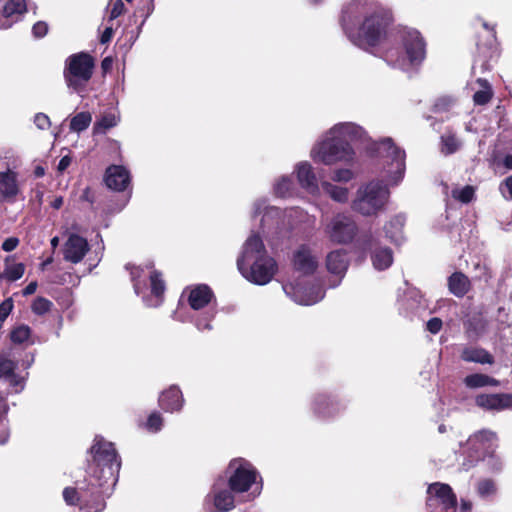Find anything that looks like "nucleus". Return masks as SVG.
Wrapping results in <instances>:
<instances>
[{
  "mask_svg": "<svg viewBox=\"0 0 512 512\" xmlns=\"http://www.w3.org/2000/svg\"><path fill=\"white\" fill-rule=\"evenodd\" d=\"M237 267L243 277L258 285L269 283L277 271L275 260L267 254L263 241L256 234L246 240Z\"/></svg>",
  "mask_w": 512,
  "mask_h": 512,
  "instance_id": "3",
  "label": "nucleus"
},
{
  "mask_svg": "<svg viewBox=\"0 0 512 512\" xmlns=\"http://www.w3.org/2000/svg\"><path fill=\"white\" fill-rule=\"evenodd\" d=\"M477 492L480 497L487 498L489 496H492L496 492V486L495 483L492 480H482L477 485Z\"/></svg>",
  "mask_w": 512,
  "mask_h": 512,
  "instance_id": "42",
  "label": "nucleus"
},
{
  "mask_svg": "<svg viewBox=\"0 0 512 512\" xmlns=\"http://www.w3.org/2000/svg\"><path fill=\"white\" fill-rule=\"evenodd\" d=\"M475 403L487 411H501L512 407V394H479L475 398Z\"/></svg>",
  "mask_w": 512,
  "mask_h": 512,
  "instance_id": "15",
  "label": "nucleus"
},
{
  "mask_svg": "<svg viewBox=\"0 0 512 512\" xmlns=\"http://www.w3.org/2000/svg\"><path fill=\"white\" fill-rule=\"evenodd\" d=\"M461 358L466 362H475L480 364H492L493 356L483 348L468 347L462 351Z\"/></svg>",
  "mask_w": 512,
  "mask_h": 512,
  "instance_id": "27",
  "label": "nucleus"
},
{
  "mask_svg": "<svg viewBox=\"0 0 512 512\" xmlns=\"http://www.w3.org/2000/svg\"><path fill=\"white\" fill-rule=\"evenodd\" d=\"M475 277L480 280L488 281L491 278V274L489 272V267L485 262H481L480 260L473 264Z\"/></svg>",
  "mask_w": 512,
  "mask_h": 512,
  "instance_id": "47",
  "label": "nucleus"
},
{
  "mask_svg": "<svg viewBox=\"0 0 512 512\" xmlns=\"http://www.w3.org/2000/svg\"><path fill=\"white\" fill-rule=\"evenodd\" d=\"M149 279L151 282V293L156 298L155 303H147L148 306H158L161 303V297L165 291V284L161 278V274L157 271L149 273Z\"/></svg>",
  "mask_w": 512,
  "mask_h": 512,
  "instance_id": "31",
  "label": "nucleus"
},
{
  "mask_svg": "<svg viewBox=\"0 0 512 512\" xmlns=\"http://www.w3.org/2000/svg\"><path fill=\"white\" fill-rule=\"evenodd\" d=\"M212 298V290L207 285L200 284L190 290L188 302L190 307L197 311L208 306Z\"/></svg>",
  "mask_w": 512,
  "mask_h": 512,
  "instance_id": "22",
  "label": "nucleus"
},
{
  "mask_svg": "<svg viewBox=\"0 0 512 512\" xmlns=\"http://www.w3.org/2000/svg\"><path fill=\"white\" fill-rule=\"evenodd\" d=\"M287 296L300 305H313L324 297V291L320 286L313 285L309 288L294 285L292 283L283 286Z\"/></svg>",
  "mask_w": 512,
  "mask_h": 512,
  "instance_id": "12",
  "label": "nucleus"
},
{
  "mask_svg": "<svg viewBox=\"0 0 512 512\" xmlns=\"http://www.w3.org/2000/svg\"><path fill=\"white\" fill-rule=\"evenodd\" d=\"M464 383L469 388L487 386V375L479 373L468 375L465 377Z\"/></svg>",
  "mask_w": 512,
  "mask_h": 512,
  "instance_id": "41",
  "label": "nucleus"
},
{
  "mask_svg": "<svg viewBox=\"0 0 512 512\" xmlns=\"http://www.w3.org/2000/svg\"><path fill=\"white\" fill-rule=\"evenodd\" d=\"M441 144V151L446 155L455 153L462 145L461 141L452 132H447L442 135Z\"/></svg>",
  "mask_w": 512,
  "mask_h": 512,
  "instance_id": "33",
  "label": "nucleus"
},
{
  "mask_svg": "<svg viewBox=\"0 0 512 512\" xmlns=\"http://www.w3.org/2000/svg\"><path fill=\"white\" fill-rule=\"evenodd\" d=\"M448 286L452 294L462 297L469 291L470 281L462 272H455L449 277Z\"/></svg>",
  "mask_w": 512,
  "mask_h": 512,
  "instance_id": "26",
  "label": "nucleus"
},
{
  "mask_svg": "<svg viewBox=\"0 0 512 512\" xmlns=\"http://www.w3.org/2000/svg\"><path fill=\"white\" fill-rule=\"evenodd\" d=\"M94 67L93 58L86 53H78L66 60L64 71L65 81L68 87L80 93L86 87L92 77Z\"/></svg>",
  "mask_w": 512,
  "mask_h": 512,
  "instance_id": "7",
  "label": "nucleus"
},
{
  "mask_svg": "<svg viewBox=\"0 0 512 512\" xmlns=\"http://www.w3.org/2000/svg\"><path fill=\"white\" fill-rule=\"evenodd\" d=\"M63 205V197L59 196V197H56L52 203H51V206L54 208V209H59L61 208V206Z\"/></svg>",
  "mask_w": 512,
  "mask_h": 512,
  "instance_id": "62",
  "label": "nucleus"
},
{
  "mask_svg": "<svg viewBox=\"0 0 512 512\" xmlns=\"http://www.w3.org/2000/svg\"><path fill=\"white\" fill-rule=\"evenodd\" d=\"M341 21L354 45L364 50H385V61L393 67L406 71L425 58L426 44L417 30L403 28L388 37L389 14L376 2H352L343 11Z\"/></svg>",
  "mask_w": 512,
  "mask_h": 512,
  "instance_id": "1",
  "label": "nucleus"
},
{
  "mask_svg": "<svg viewBox=\"0 0 512 512\" xmlns=\"http://www.w3.org/2000/svg\"><path fill=\"white\" fill-rule=\"evenodd\" d=\"M332 405V402L325 395L318 396L315 399L314 410L322 416H330L332 413L328 409V406Z\"/></svg>",
  "mask_w": 512,
  "mask_h": 512,
  "instance_id": "43",
  "label": "nucleus"
},
{
  "mask_svg": "<svg viewBox=\"0 0 512 512\" xmlns=\"http://www.w3.org/2000/svg\"><path fill=\"white\" fill-rule=\"evenodd\" d=\"M124 10H125V5L122 2V0H116L113 3L111 11H110V20H114V19L118 18L120 15L123 14Z\"/></svg>",
  "mask_w": 512,
  "mask_h": 512,
  "instance_id": "54",
  "label": "nucleus"
},
{
  "mask_svg": "<svg viewBox=\"0 0 512 512\" xmlns=\"http://www.w3.org/2000/svg\"><path fill=\"white\" fill-rule=\"evenodd\" d=\"M503 164L507 169H509V170L512 169V156L511 155L505 156V158L503 160Z\"/></svg>",
  "mask_w": 512,
  "mask_h": 512,
  "instance_id": "64",
  "label": "nucleus"
},
{
  "mask_svg": "<svg viewBox=\"0 0 512 512\" xmlns=\"http://www.w3.org/2000/svg\"><path fill=\"white\" fill-rule=\"evenodd\" d=\"M183 402L182 393L176 386H171L159 397L160 406L167 412L179 411L183 406Z\"/></svg>",
  "mask_w": 512,
  "mask_h": 512,
  "instance_id": "25",
  "label": "nucleus"
},
{
  "mask_svg": "<svg viewBox=\"0 0 512 512\" xmlns=\"http://www.w3.org/2000/svg\"><path fill=\"white\" fill-rule=\"evenodd\" d=\"M19 192L17 174L11 170L0 172V201L14 202Z\"/></svg>",
  "mask_w": 512,
  "mask_h": 512,
  "instance_id": "17",
  "label": "nucleus"
},
{
  "mask_svg": "<svg viewBox=\"0 0 512 512\" xmlns=\"http://www.w3.org/2000/svg\"><path fill=\"white\" fill-rule=\"evenodd\" d=\"M163 425V418L158 412H153L147 419L146 428L151 432H158Z\"/></svg>",
  "mask_w": 512,
  "mask_h": 512,
  "instance_id": "45",
  "label": "nucleus"
},
{
  "mask_svg": "<svg viewBox=\"0 0 512 512\" xmlns=\"http://www.w3.org/2000/svg\"><path fill=\"white\" fill-rule=\"evenodd\" d=\"M379 154L386 158L384 174L391 185H397L404 177L405 152L396 147L391 138L383 139L377 147Z\"/></svg>",
  "mask_w": 512,
  "mask_h": 512,
  "instance_id": "8",
  "label": "nucleus"
},
{
  "mask_svg": "<svg viewBox=\"0 0 512 512\" xmlns=\"http://www.w3.org/2000/svg\"><path fill=\"white\" fill-rule=\"evenodd\" d=\"M321 187L336 202L346 203L349 199V190L346 187L335 185L329 181H323Z\"/></svg>",
  "mask_w": 512,
  "mask_h": 512,
  "instance_id": "29",
  "label": "nucleus"
},
{
  "mask_svg": "<svg viewBox=\"0 0 512 512\" xmlns=\"http://www.w3.org/2000/svg\"><path fill=\"white\" fill-rule=\"evenodd\" d=\"M92 121L89 112H80L76 114L70 121V130L74 132H82L86 130Z\"/></svg>",
  "mask_w": 512,
  "mask_h": 512,
  "instance_id": "34",
  "label": "nucleus"
},
{
  "mask_svg": "<svg viewBox=\"0 0 512 512\" xmlns=\"http://www.w3.org/2000/svg\"><path fill=\"white\" fill-rule=\"evenodd\" d=\"M477 83L480 85L481 89L475 92L473 100L477 105H485L491 100L493 95L491 86L486 79L482 78H478Z\"/></svg>",
  "mask_w": 512,
  "mask_h": 512,
  "instance_id": "32",
  "label": "nucleus"
},
{
  "mask_svg": "<svg viewBox=\"0 0 512 512\" xmlns=\"http://www.w3.org/2000/svg\"><path fill=\"white\" fill-rule=\"evenodd\" d=\"M366 141L365 131L354 123L335 125L326 138L318 142L311 150V157L317 163L332 165L336 162L353 160L354 151L351 143Z\"/></svg>",
  "mask_w": 512,
  "mask_h": 512,
  "instance_id": "2",
  "label": "nucleus"
},
{
  "mask_svg": "<svg viewBox=\"0 0 512 512\" xmlns=\"http://www.w3.org/2000/svg\"><path fill=\"white\" fill-rule=\"evenodd\" d=\"M80 492H78L74 488H65L63 491V498L65 502L69 505L75 504V501L84 502L85 500V492L82 487L79 488Z\"/></svg>",
  "mask_w": 512,
  "mask_h": 512,
  "instance_id": "39",
  "label": "nucleus"
},
{
  "mask_svg": "<svg viewBox=\"0 0 512 512\" xmlns=\"http://www.w3.org/2000/svg\"><path fill=\"white\" fill-rule=\"evenodd\" d=\"M25 0H0V29H8L26 12Z\"/></svg>",
  "mask_w": 512,
  "mask_h": 512,
  "instance_id": "14",
  "label": "nucleus"
},
{
  "mask_svg": "<svg viewBox=\"0 0 512 512\" xmlns=\"http://www.w3.org/2000/svg\"><path fill=\"white\" fill-rule=\"evenodd\" d=\"M13 309L12 299H6L0 304V321L3 322Z\"/></svg>",
  "mask_w": 512,
  "mask_h": 512,
  "instance_id": "51",
  "label": "nucleus"
},
{
  "mask_svg": "<svg viewBox=\"0 0 512 512\" xmlns=\"http://www.w3.org/2000/svg\"><path fill=\"white\" fill-rule=\"evenodd\" d=\"M426 505L429 512H456L457 497L448 484L435 482L428 486Z\"/></svg>",
  "mask_w": 512,
  "mask_h": 512,
  "instance_id": "9",
  "label": "nucleus"
},
{
  "mask_svg": "<svg viewBox=\"0 0 512 512\" xmlns=\"http://www.w3.org/2000/svg\"><path fill=\"white\" fill-rule=\"evenodd\" d=\"M142 274H144V270L140 267H135L131 271V280L133 281L134 290L137 295L140 294L141 289L144 286V283L140 280Z\"/></svg>",
  "mask_w": 512,
  "mask_h": 512,
  "instance_id": "49",
  "label": "nucleus"
},
{
  "mask_svg": "<svg viewBox=\"0 0 512 512\" xmlns=\"http://www.w3.org/2000/svg\"><path fill=\"white\" fill-rule=\"evenodd\" d=\"M105 182L110 189L123 191L130 184V173L123 166L112 165L106 170Z\"/></svg>",
  "mask_w": 512,
  "mask_h": 512,
  "instance_id": "18",
  "label": "nucleus"
},
{
  "mask_svg": "<svg viewBox=\"0 0 512 512\" xmlns=\"http://www.w3.org/2000/svg\"><path fill=\"white\" fill-rule=\"evenodd\" d=\"M292 180L287 176H283L274 185V192L279 197H287L291 194Z\"/></svg>",
  "mask_w": 512,
  "mask_h": 512,
  "instance_id": "37",
  "label": "nucleus"
},
{
  "mask_svg": "<svg viewBox=\"0 0 512 512\" xmlns=\"http://www.w3.org/2000/svg\"><path fill=\"white\" fill-rule=\"evenodd\" d=\"M357 232L358 227L354 219L344 213L335 215L325 227L326 235L337 244L350 243Z\"/></svg>",
  "mask_w": 512,
  "mask_h": 512,
  "instance_id": "10",
  "label": "nucleus"
},
{
  "mask_svg": "<svg viewBox=\"0 0 512 512\" xmlns=\"http://www.w3.org/2000/svg\"><path fill=\"white\" fill-rule=\"evenodd\" d=\"M112 64H113L112 59L110 57H106L103 59L101 66L104 71H108L109 69H111Z\"/></svg>",
  "mask_w": 512,
  "mask_h": 512,
  "instance_id": "61",
  "label": "nucleus"
},
{
  "mask_svg": "<svg viewBox=\"0 0 512 512\" xmlns=\"http://www.w3.org/2000/svg\"><path fill=\"white\" fill-rule=\"evenodd\" d=\"M34 123L39 129L45 130L50 126V119L46 114L38 113L34 117Z\"/></svg>",
  "mask_w": 512,
  "mask_h": 512,
  "instance_id": "53",
  "label": "nucleus"
},
{
  "mask_svg": "<svg viewBox=\"0 0 512 512\" xmlns=\"http://www.w3.org/2000/svg\"><path fill=\"white\" fill-rule=\"evenodd\" d=\"M214 316H215L214 309L209 308L205 312V317H204L203 320L202 319H196L195 324H196V327L198 328V330H204V329L210 330L211 329L210 322L212 321Z\"/></svg>",
  "mask_w": 512,
  "mask_h": 512,
  "instance_id": "50",
  "label": "nucleus"
},
{
  "mask_svg": "<svg viewBox=\"0 0 512 512\" xmlns=\"http://www.w3.org/2000/svg\"><path fill=\"white\" fill-rule=\"evenodd\" d=\"M354 178V173L350 169H337L331 175L334 182L347 183Z\"/></svg>",
  "mask_w": 512,
  "mask_h": 512,
  "instance_id": "46",
  "label": "nucleus"
},
{
  "mask_svg": "<svg viewBox=\"0 0 512 512\" xmlns=\"http://www.w3.org/2000/svg\"><path fill=\"white\" fill-rule=\"evenodd\" d=\"M53 306V303L44 298V297H37L31 306L32 311L37 315H43L50 311L51 307Z\"/></svg>",
  "mask_w": 512,
  "mask_h": 512,
  "instance_id": "40",
  "label": "nucleus"
},
{
  "mask_svg": "<svg viewBox=\"0 0 512 512\" xmlns=\"http://www.w3.org/2000/svg\"><path fill=\"white\" fill-rule=\"evenodd\" d=\"M93 495L96 497L95 501H94V505L93 506H88V505H83L81 504L80 506V510L82 512H100L104 509V502L102 499H100V491H94L93 492Z\"/></svg>",
  "mask_w": 512,
  "mask_h": 512,
  "instance_id": "48",
  "label": "nucleus"
},
{
  "mask_svg": "<svg viewBox=\"0 0 512 512\" xmlns=\"http://www.w3.org/2000/svg\"><path fill=\"white\" fill-rule=\"evenodd\" d=\"M326 266L330 273L339 276L337 283L332 285L335 287L340 283L349 266V259L346 251L338 249L330 252L326 258Z\"/></svg>",
  "mask_w": 512,
  "mask_h": 512,
  "instance_id": "19",
  "label": "nucleus"
},
{
  "mask_svg": "<svg viewBox=\"0 0 512 512\" xmlns=\"http://www.w3.org/2000/svg\"><path fill=\"white\" fill-rule=\"evenodd\" d=\"M426 328L430 333L437 334L442 328V320L440 318L433 317L428 320Z\"/></svg>",
  "mask_w": 512,
  "mask_h": 512,
  "instance_id": "56",
  "label": "nucleus"
},
{
  "mask_svg": "<svg viewBox=\"0 0 512 512\" xmlns=\"http://www.w3.org/2000/svg\"><path fill=\"white\" fill-rule=\"evenodd\" d=\"M70 164H71V158L68 156H64L60 159L57 169L59 172H63L69 167Z\"/></svg>",
  "mask_w": 512,
  "mask_h": 512,
  "instance_id": "58",
  "label": "nucleus"
},
{
  "mask_svg": "<svg viewBox=\"0 0 512 512\" xmlns=\"http://www.w3.org/2000/svg\"><path fill=\"white\" fill-rule=\"evenodd\" d=\"M92 463L89 464L88 473L94 479L93 487H103L105 484L115 485L121 467L120 458L112 442L103 437L96 436L90 449Z\"/></svg>",
  "mask_w": 512,
  "mask_h": 512,
  "instance_id": "4",
  "label": "nucleus"
},
{
  "mask_svg": "<svg viewBox=\"0 0 512 512\" xmlns=\"http://www.w3.org/2000/svg\"><path fill=\"white\" fill-rule=\"evenodd\" d=\"M224 480L218 479L213 485V501L219 512H228L234 508V497L230 491L223 489Z\"/></svg>",
  "mask_w": 512,
  "mask_h": 512,
  "instance_id": "20",
  "label": "nucleus"
},
{
  "mask_svg": "<svg viewBox=\"0 0 512 512\" xmlns=\"http://www.w3.org/2000/svg\"><path fill=\"white\" fill-rule=\"evenodd\" d=\"M24 272L25 266L23 263H16L8 257L5 260L4 270L1 276L8 281H16L24 275Z\"/></svg>",
  "mask_w": 512,
  "mask_h": 512,
  "instance_id": "30",
  "label": "nucleus"
},
{
  "mask_svg": "<svg viewBox=\"0 0 512 512\" xmlns=\"http://www.w3.org/2000/svg\"><path fill=\"white\" fill-rule=\"evenodd\" d=\"M500 191L504 198L512 200V176L507 177L500 185Z\"/></svg>",
  "mask_w": 512,
  "mask_h": 512,
  "instance_id": "52",
  "label": "nucleus"
},
{
  "mask_svg": "<svg viewBox=\"0 0 512 512\" xmlns=\"http://www.w3.org/2000/svg\"><path fill=\"white\" fill-rule=\"evenodd\" d=\"M454 99L448 96H443L438 98L434 105H433V111L435 113H441L449 111L452 106L454 105Z\"/></svg>",
  "mask_w": 512,
  "mask_h": 512,
  "instance_id": "44",
  "label": "nucleus"
},
{
  "mask_svg": "<svg viewBox=\"0 0 512 512\" xmlns=\"http://www.w3.org/2000/svg\"><path fill=\"white\" fill-rule=\"evenodd\" d=\"M229 470L232 471L229 486L234 492H245L249 490L252 484L256 483L257 473L255 469L243 459L231 461Z\"/></svg>",
  "mask_w": 512,
  "mask_h": 512,
  "instance_id": "11",
  "label": "nucleus"
},
{
  "mask_svg": "<svg viewBox=\"0 0 512 512\" xmlns=\"http://www.w3.org/2000/svg\"><path fill=\"white\" fill-rule=\"evenodd\" d=\"M31 329L27 325H19L11 331V341L16 344H22L29 340Z\"/></svg>",
  "mask_w": 512,
  "mask_h": 512,
  "instance_id": "35",
  "label": "nucleus"
},
{
  "mask_svg": "<svg viewBox=\"0 0 512 512\" xmlns=\"http://www.w3.org/2000/svg\"><path fill=\"white\" fill-rule=\"evenodd\" d=\"M89 250L88 242L85 238L71 234L64 244V259L71 263H79Z\"/></svg>",
  "mask_w": 512,
  "mask_h": 512,
  "instance_id": "16",
  "label": "nucleus"
},
{
  "mask_svg": "<svg viewBox=\"0 0 512 512\" xmlns=\"http://www.w3.org/2000/svg\"><path fill=\"white\" fill-rule=\"evenodd\" d=\"M318 266L317 259L306 246H301L294 254V267L303 274H312Z\"/></svg>",
  "mask_w": 512,
  "mask_h": 512,
  "instance_id": "21",
  "label": "nucleus"
},
{
  "mask_svg": "<svg viewBox=\"0 0 512 512\" xmlns=\"http://www.w3.org/2000/svg\"><path fill=\"white\" fill-rule=\"evenodd\" d=\"M497 435L490 430H481L468 439V446L474 454L469 455L462 463L465 470L483 460L491 472H499L503 467L501 459L494 453L497 447Z\"/></svg>",
  "mask_w": 512,
  "mask_h": 512,
  "instance_id": "5",
  "label": "nucleus"
},
{
  "mask_svg": "<svg viewBox=\"0 0 512 512\" xmlns=\"http://www.w3.org/2000/svg\"><path fill=\"white\" fill-rule=\"evenodd\" d=\"M37 282L36 281H33V282H30L23 290V295L24 296H28V295H31L33 293H35L36 289H37Z\"/></svg>",
  "mask_w": 512,
  "mask_h": 512,
  "instance_id": "60",
  "label": "nucleus"
},
{
  "mask_svg": "<svg viewBox=\"0 0 512 512\" xmlns=\"http://www.w3.org/2000/svg\"><path fill=\"white\" fill-rule=\"evenodd\" d=\"M297 179L302 188L311 194L318 192L319 187L312 166L308 162H301L296 167Z\"/></svg>",
  "mask_w": 512,
  "mask_h": 512,
  "instance_id": "23",
  "label": "nucleus"
},
{
  "mask_svg": "<svg viewBox=\"0 0 512 512\" xmlns=\"http://www.w3.org/2000/svg\"><path fill=\"white\" fill-rule=\"evenodd\" d=\"M371 250V261L376 270L382 271L389 268L393 263V253L388 247H377L371 240L368 244Z\"/></svg>",
  "mask_w": 512,
  "mask_h": 512,
  "instance_id": "24",
  "label": "nucleus"
},
{
  "mask_svg": "<svg viewBox=\"0 0 512 512\" xmlns=\"http://www.w3.org/2000/svg\"><path fill=\"white\" fill-rule=\"evenodd\" d=\"M43 197H44L43 191H41V190L35 191L34 200L38 203L39 206L42 205Z\"/></svg>",
  "mask_w": 512,
  "mask_h": 512,
  "instance_id": "63",
  "label": "nucleus"
},
{
  "mask_svg": "<svg viewBox=\"0 0 512 512\" xmlns=\"http://www.w3.org/2000/svg\"><path fill=\"white\" fill-rule=\"evenodd\" d=\"M117 123L118 118L114 114H106L95 123L94 130L96 133H102L105 132V130L116 126Z\"/></svg>",
  "mask_w": 512,
  "mask_h": 512,
  "instance_id": "36",
  "label": "nucleus"
},
{
  "mask_svg": "<svg viewBox=\"0 0 512 512\" xmlns=\"http://www.w3.org/2000/svg\"><path fill=\"white\" fill-rule=\"evenodd\" d=\"M19 244V239L16 237H9L7 238L3 244L2 249L6 252L13 251Z\"/></svg>",
  "mask_w": 512,
  "mask_h": 512,
  "instance_id": "57",
  "label": "nucleus"
},
{
  "mask_svg": "<svg viewBox=\"0 0 512 512\" xmlns=\"http://www.w3.org/2000/svg\"><path fill=\"white\" fill-rule=\"evenodd\" d=\"M48 32V25L45 22L39 21L32 27V33L37 38L44 37Z\"/></svg>",
  "mask_w": 512,
  "mask_h": 512,
  "instance_id": "55",
  "label": "nucleus"
},
{
  "mask_svg": "<svg viewBox=\"0 0 512 512\" xmlns=\"http://www.w3.org/2000/svg\"><path fill=\"white\" fill-rule=\"evenodd\" d=\"M18 362L9 351L0 352V380L7 382L16 393L24 389V378L16 373Z\"/></svg>",
  "mask_w": 512,
  "mask_h": 512,
  "instance_id": "13",
  "label": "nucleus"
},
{
  "mask_svg": "<svg viewBox=\"0 0 512 512\" xmlns=\"http://www.w3.org/2000/svg\"><path fill=\"white\" fill-rule=\"evenodd\" d=\"M112 36H113L112 27H107L101 35V39H100L101 43L105 44V43L109 42L111 40Z\"/></svg>",
  "mask_w": 512,
  "mask_h": 512,
  "instance_id": "59",
  "label": "nucleus"
},
{
  "mask_svg": "<svg viewBox=\"0 0 512 512\" xmlns=\"http://www.w3.org/2000/svg\"><path fill=\"white\" fill-rule=\"evenodd\" d=\"M452 196L462 203H469L474 197V188L470 185L452 190Z\"/></svg>",
  "mask_w": 512,
  "mask_h": 512,
  "instance_id": "38",
  "label": "nucleus"
},
{
  "mask_svg": "<svg viewBox=\"0 0 512 512\" xmlns=\"http://www.w3.org/2000/svg\"><path fill=\"white\" fill-rule=\"evenodd\" d=\"M404 226V217L395 216L385 226L386 237L394 243H400L403 239L402 229Z\"/></svg>",
  "mask_w": 512,
  "mask_h": 512,
  "instance_id": "28",
  "label": "nucleus"
},
{
  "mask_svg": "<svg viewBox=\"0 0 512 512\" xmlns=\"http://www.w3.org/2000/svg\"><path fill=\"white\" fill-rule=\"evenodd\" d=\"M389 195L388 188L382 182L373 180L358 188L351 207L363 216H374L385 208Z\"/></svg>",
  "mask_w": 512,
  "mask_h": 512,
  "instance_id": "6",
  "label": "nucleus"
}]
</instances>
